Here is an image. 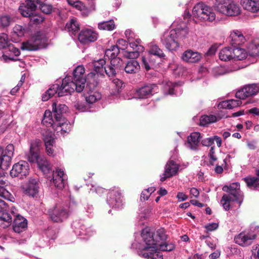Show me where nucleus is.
<instances>
[{
	"label": "nucleus",
	"instance_id": "48",
	"mask_svg": "<svg viewBox=\"0 0 259 259\" xmlns=\"http://www.w3.org/2000/svg\"><path fill=\"white\" fill-rule=\"evenodd\" d=\"M6 182L4 181L1 177H0V196L3 197L5 199L10 200V197L11 195L6 188Z\"/></svg>",
	"mask_w": 259,
	"mask_h": 259
},
{
	"label": "nucleus",
	"instance_id": "46",
	"mask_svg": "<svg viewBox=\"0 0 259 259\" xmlns=\"http://www.w3.org/2000/svg\"><path fill=\"white\" fill-rule=\"evenodd\" d=\"M115 25L112 19L98 23V28L101 30L111 31L115 28Z\"/></svg>",
	"mask_w": 259,
	"mask_h": 259
},
{
	"label": "nucleus",
	"instance_id": "41",
	"mask_svg": "<svg viewBox=\"0 0 259 259\" xmlns=\"http://www.w3.org/2000/svg\"><path fill=\"white\" fill-rule=\"evenodd\" d=\"M154 64L155 62L151 55H147L142 57V66L144 67L147 71L150 70Z\"/></svg>",
	"mask_w": 259,
	"mask_h": 259
},
{
	"label": "nucleus",
	"instance_id": "3",
	"mask_svg": "<svg viewBox=\"0 0 259 259\" xmlns=\"http://www.w3.org/2000/svg\"><path fill=\"white\" fill-rule=\"evenodd\" d=\"M217 11L228 16H236L240 14L239 5L231 0H217L215 4Z\"/></svg>",
	"mask_w": 259,
	"mask_h": 259
},
{
	"label": "nucleus",
	"instance_id": "52",
	"mask_svg": "<svg viewBox=\"0 0 259 259\" xmlns=\"http://www.w3.org/2000/svg\"><path fill=\"white\" fill-rule=\"evenodd\" d=\"M149 229H150V228ZM150 231L152 233L153 238L159 241V244H160V241H165L167 238V235L165 234V231L163 228H160L158 229L156 231V234H154V236L153 233L151 231V230H150Z\"/></svg>",
	"mask_w": 259,
	"mask_h": 259
},
{
	"label": "nucleus",
	"instance_id": "55",
	"mask_svg": "<svg viewBox=\"0 0 259 259\" xmlns=\"http://www.w3.org/2000/svg\"><path fill=\"white\" fill-rule=\"evenodd\" d=\"M112 84L115 90L114 94H118L120 92V90L122 87L123 83L122 81L119 79L115 78L112 80Z\"/></svg>",
	"mask_w": 259,
	"mask_h": 259
},
{
	"label": "nucleus",
	"instance_id": "36",
	"mask_svg": "<svg viewBox=\"0 0 259 259\" xmlns=\"http://www.w3.org/2000/svg\"><path fill=\"white\" fill-rule=\"evenodd\" d=\"M34 162L37 163L38 167L44 174H48L51 170L50 164L45 158L39 157Z\"/></svg>",
	"mask_w": 259,
	"mask_h": 259
},
{
	"label": "nucleus",
	"instance_id": "60",
	"mask_svg": "<svg viewBox=\"0 0 259 259\" xmlns=\"http://www.w3.org/2000/svg\"><path fill=\"white\" fill-rule=\"evenodd\" d=\"M40 9L41 11L45 14H50L52 12V6L46 4L40 5Z\"/></svg>",
	"mask_w": 259,
	"mask_h": 259
},
{
	"label": "nucleus",
	"instance_id": "12",
	"mask_svg": "<svg viewBox=\"0 0 259 259\" xmlns=\"http://www.w3.org/2000/svg\"><path fill=\"white\" fill-rule=\"evenodd\" d=\"M107 202L110 207L118 208L122 205V200L121 190L118 188H115L108 193Z\"/></svg>",
	"mask_w": 259,
	"mask_h": 259
},
{
	"label": "nucleus",
	"instance_id": "45",
	"mask_svg": "<svg viewBox=\"0 0 259 259\" xmlns=\"http://www.w3.org/2000/svg\"><path fill=\"white\" fill-rule=\"evenodd\" d=\"M72 226L74 228V232L78 236H84L89 234V231L83 225L74 223Z\"/></svg>",
	"mask_w": 259,
	"mask_h": 259
},
{
	"label": "nucleus",
	"instance_id": "44",
	"mask_svg": "<svg viewBox=\"0 0 259 259\" xmlns=\"http://www.w3.org/2000/svg\"><path fill=\"white\" fill-rule=\"evenodd\" d=\"M58 85L53 84L42 96V100L47 101L50 98L53 97L55 94H57Z\"/></svg>",
	"mask_w": 259,
	"mask_h": 259
},
{
	"label": "nucleus",
	"instance_id": "34",
	"mask_svg": "<svg viewBox=\"0 0 259 259\" xmlns=\"http://www.w3.org/2000/svg\"><path fill=\"white\" fill-rule=\"evenodd\" d=\"M13 214L7 211L0 213V227L6 228L9 227L12 222Z\"/></svg>",
	"mask_w": 259,
	"mask_h": 259
},
{
	"label": "nucleus",
	"instance_id": "49",
	"mask_svg": "<svg viewBox=\"0 0 259 259\" xmlns=\"http://www.w3.org/2000/svg\"><path fill=\"white\" fill-rule=\"evenodd\" d=\"M101 98V95L98 92H91L85 97L87 102L89 104H93Z\"/></svg>",
	"mask_w": 259,
	"mask_h": 259
},
{
	"label": "nucleus",
	"instance_id": "38",
	"mask_svg": "<svg viewBox=\"0 0 259 259\" xmlns=\"http://www.w3.org/2000/svg\"><path fill=\"white\" fill-rule=\"evenodd\" d=\"M232 47L223 48L219 53V58L222 61H228L233 60Z\"/></svg>",
	"mask_w": 259,
	"mask_h": 259
},
{
	"label": "nucleus",
	"instance_id": "32",
	"mask_svg": "<svg viewBox=\"0 0 259 259\" xmlns=\"http://www.w3.org/2000/svg\"><path fill=\"white\" fill-rule=\"evenodd\" d=\"M94 65V71L100 75H104V73L107 74L108 71V66H105L106 61L101 59L97 61H94L93 62Z\"/></svg>",
	"mask_w": 259,
	"mask_h": 259
},
{
	"label": "nucleus",
	"instance_id": "63",
	"mask_svg": "<svg viewBox=\"0 0 259 259\" xmlns=\"http://www.w3.org/2000/svg\"><path fill=\"white\" fill-rule=\"evenodd\" d=\"M230 103V108L233 109V108L238 107L242 104V102L240 100H229Z\"/></svg>",
	"mask_w": 259,
	"mask_h": 259
},
{
	"label": "nucleus",
	"instance_id": "42",
	"mask_svg": "<svg viewBox=\"0 0 259 259\" xmlns=\"http://www.w3.org/2000/svg\"><path fill=\"white\" fill-rule=\"evenodd\" d=\"M248 53L251 57L259 56V42L255 41L250 43L247 47Z\"/></svg>",
	"mask_w": 259,
	"mask_h": 259
},
{
	"label": "nucleus",
	"instance_id": "16",
	"mask_svg": "<svg viewBox=\"0 0 259 259\" xmlns=\"http://www.w3.org/2000/svg\"><path fill=\"white\" fill-rule=\"evenodd\" d=\"M14 209H15V208H12L11 211L14 217L13 230L16 233H20L26 230L27 228V220L19 214L16 215L14 212Z\"/></svg>",
	"mask_w": 259,
	"mask_h": 259
},
{
	"label": "nucleus",
	"instance_id": "25",
	"mask_svg": "<svg viewBox=\"0 0 259 259\" xmlns=\"http://www.w3.org/2000/svg\"><path fill=\"white\" fill-rule=\"evenodd\" d=\"M54 134L52 132H46L44 134V141L46 146V152L49 156H54V150L53 149V144L55 142Z\"/></svg>",
	"mask_w": 259,
	"mask_h": 259
},
{
	"label": "nucleus",
	"instance_id": "14",
	"mask_svg": "<svg viewBox=\"0 0 259 259\" xmlns=\"http://www.w3.org/2000/svg\"><path fill=\"white\" fill-rule=\"evenodd\" d=\"M258 92V84H249L238 90L236 93V97L239 99H245L246 98L256 95Z\"/></svg>",
	"mask_w": 259,
	"mask_h": 259
},
{
	"label": "nucleus",
	"instance_id": "50",
	"mask_svg": "<svg viewBox=\"0 0 259 259\" xmlns=\"http://www.w3.org/2000/svg\"><path fill=\"white\" fill-rule=\"evenodd\" d=\"M243 180L247 186L250 188H253L254 189H257L259 186V179L257 178L248 177L244 178Z\"/></svg>",
	"mask_w": 259,
	"mask_h": 259
},
{
	"label": "nucleus",
	"instance_id": "53",
	"mask_svg": "<svg viewBox=\"0 0 259 259\" xmlns=\"http://www.w3.org/2000/svg\"><path fill=\"white\" fill-rule=\"evenodd\" d=\"M29 18L31 23L36 25L41 23L45 19V18L42 15L36 13L35 11Z\"/></svg>",
	"mask_w": 259,
	"mask_h": 259
},
{
	"label": "nucleus",
	"instance_id": "27",
	"mask_svg": "<svg viewBox=\"0 0 259 259\" xmlns=\"http://www.w3.org/2000/svg\"><path fill=\"white\" fill-rule=\"evenodd\" d=\"M230 39V42L232 46H239L246 41L242 33L238 30H234L231 32Z\"/></svg>",
	"mask_w": 259,
	"mask_h": 259
},
{
	"label": "nucleus",
	"instance_id": "31",
	"mask_svg": "<svg viewBox=\"0 0 259 259\" xmlns=\"http://www.w3.org/2000/svg\"><path fill=\"white\" fill-rule=\"evenodd\" d=\"M241 4L243 8L251 12H257L259 11V1L241 0Z\"/></svg>",
	"mask_w": 259,
	"mask_h": 259
},
{
	"label": "nucleus",
	"instance_id": "58",
	"mask_svg": "<svg viewBox=\"0 0 259 259\" xmlns=\"http://www.w3.org/2000/svg\"><path fill=\"white\" fill-rule=\"evenodd\" d=\"M209 158V163L210 165H214V163L218 159L216 155H215L214 147H211L208 154Z\"/></svg>",
	"mask_w": 259,
	"mask_h": 259
},
{
	"label": "nucleus",
	"instance_id": "17",
	"mask_svg": "<svg viewBox=\"0 0 259 259\" xmlns=\"http://www.w3.org/2000/svg\"><path fill=\"white\" fill-rule=\"evenodd\" d=\"M158 91V87L155 84H147L136 90V95L140 99L150 97Z\"/></svg>",
	"mask_w": 259,
	"mask_h": 259
},
{
	"label": "nucleus",
	"instance_id": "33",
	"mask_svg": "<svg viewBox=\"0 0 259 259\" xmlns=\"http://www.w3.org/2000/svg\"><path fill=\"white\" fill-rule=\"evenodd\" d=\"M140 69L139 63L135 59L129 60L124 67V70L127 73L135 74Z\"/></svg>",
	"mask_w": 259,
	"mask_h": 259
},
{
	"label": "nucleus",
	"instance_id": "24",
	"mask_svg": "<svg viewBox=\"0 0 259 259\" xmlns=\"http://www.w3.org/2000/svg\"><path fill=\"white\" fill-rule=\"evenodd\" d=\"M201 58L202 55L201 54L191 50L185 51L182 56V59L184 61L189 63H197Z\"/></svg>",
	"mask_w": 259,
	"mask_h": 259
},
{
	"label": "nucleus",
	"instance_id": "64",
	"mask_svg": "<svg viewBox=\"0 0 259 259\" xmlns=\"http://www.w3.org/2000/svg\"><path fill=\"white\" fill-rule=\"evenodd\" d=\"M252 257L254 259H259V245H255L252 247Z\"/></svg>",
	"mask_w": 259,
	"mask_h": 259
},
{
	"label": "nucleus",
	"instance_id": "35",
	"mask_svg": "<svg viewBox=\"0 0 259 259\" xmlns=\"http://www.w3.org/2000/svg\"><path fill=\"white\" fill-rule=\"evenodd\" d=\"M233 60H242L246 58L247 52L245 50L234 46L232 47Z\"/></svg>",
	"mask_w": 259,
	"mask_h": 259
},
{
	"label": "nucleus",
	"instance_id": "8",
	"mask_svg": "<svg viewBox=\"0 0 259 259\" xmlns=\"http://www.w3.org/2000/svg\"><path fill=\"white\" fill-rule=\"evenodd\" d=\"M14 152V147L13 144H9L5 149L0 146V163L3 170L7 169L11 165Z\"/></svg>",
	"mask_w": 259,
	"mask_h": 259
},
{
	"label": "nucleus",
	"instance_id": "43",
	"mask_svg": "<svg viewBox=\"0 0 259 259\" xmlns=\"http://www.w3.org/2000/svg\"><path fill=\"white\" fill-rule=\"evenodd\" d=\"M119 53V48L117 45L112 46L109 49L105 50V57L111 60L116 57Z\"/></svg>",
	"mask_w": 259,
	"mask_h": 259
},
{
	"label": "nucleus",
	"instance_id": "62",
	"mask_svg": "<svg viewBox=\"0 0 259 259\" xmlns=\"http://www.w3.org/2000/svg\"><path fill=\"white\" fill-rule=\"evenodd\" d=\"M213 143L214 139H213L212 137L206 138L201 141L202 145L204 146H210L213 144Z\"/></svg>",
	"mask_w": 259,
	"mask_h": 259
},
{
	"label": "nucleus",
	"instance_id": "28",
	"mask_svg": "<svg viewBox=\"0 0 259 259\" xmlns=\"http://www.w3.org/2000/svg\"><path fill=\"white\" fill-rule=\"evenodd\" d=\"M52 109L54 117L59 122H61V120H63V114L67 111L68 107L65 104H57L56 103H54L52 105Z\"/></svg>",
	"mask_w": 259,
	"mask_h": 259
},
{
	"label": "nucleus",
	"instance_id": "18",
	"mask_svg": "<svg viewBox=\"0 0 259 259\" xmlns=\"http://www.w3.org/2000/svg\"><path fill=\"white\" fill-rule=\"evenodd\" d=\"M41 142L39 139H34L30 143L29 152L27 155V159L30 162H34L39 157V151Z\"/></svg>",
	"mask_w": 259,
	"mask_h": 259
},
{
	"label": "nucleus",
	"instance_id": "6",
	"mask_svg": "<svg viewBox=\"0 0 259 259\" xmlns=\"http://www.w3.org/2000/svg\"><path fill=\"white\" fill-rule=\"evenodd\" d=\"M54 84H57V94L59 97L68 95L76 91L78 93L81 92L82 87L81 85H77L70 79L69 77H65L62 81H57Z\"/></svg>",
	"mask_w": 259,
	"mask_h": 259
},
{
	"label": "nucleus",
	"instance_id": "20",
	"mask_svg": "<svg viewBox=\"0 0 259 259\" xmlns=\"http://www.w3.org/2000/svg\"><path fill=\"white\" fill-rule=\"evenodd\" d=\"M85 69L82 65H79L76 67L73 72L72 80L77 85H81L82 90L84 89L86 78L84 75Z\"/></svg>",
	"mask_w": 259,
	"mask_h": 259
},
{
	"label": "nucleus",
	"instance_id": "4",
	"mask_svg": "<svg viewBox=\"0 0 259 259\" xmlns=\"http://www.w3.org/2000/svg\"><path fill=\"white\" fill-rule=\"evenodd\" d=\"M192 14L201 21L212 22L215 19L213 9L203 3H199L193 7Z\"/></svg>",
	"mask_w": 259,
	"mask_h": 259
},
{
	"label": "nucleus",
	"instance_id": "39",
	"mask_svg": "<svg viewBox=\"0 0 259 259\" xmlns=\"http://www.w3.org/2000/svg\"><path fill=\"white\" fill-rule=\"evenodd\" d=\"M65 29L67 30L70 34L75 35L79 30V25L76 20L72 19L69 22L66 23Z\"/></svg>",
	"mask_w": 259,
	"mask_h": 259
},
{
	"label": "nucleus",
	"instance_id": "61",
	"mask_svg": "<svg viewBox=\"0 0 259 259\" xmlns=\"http://www.w3.org/2000/svg\"><path fill=\"white\" fill-rule=\"evenodd\" d=\"M0 22L3 27H7L10 23V17L8 16H4L1 17Z\"/></svg>",
	"mask_w": 259,
	"mask_h": 259
},
{
	"label": "nucleus",
	"instance_id": "22",
	"mask_svg": "<svg viewBox=\"0 0 259 259\" xmlns=\"http://www.w3.org/2000/svg\"><path fill=\"white\" fill-rule=\"evenodd\" d=\"M67 181V176L63 169L57 168L53 173V182L55 187L59 189L64 187Z\"/></svg>",
	"mask_w": 259,
	"mask_h": 259
},
{
	"label": "nucleus",
	"instance_id": "2",
	"mask_svg": "<svg viewBox=\"0 0 259 259\" xmlns=\"http://www.w3.org/2000/svg\"><path fill=\"white\" fill-rule=\"evenodd\" d=\"M141 236L144 244L140 248L139 254L147 259H163L162 254L158 250L159 241L153 238L149 228L143 229Z\"/></svg>",
	"mask_w": 259,
	"mask_h": 259
},
{
	"label": "nucleus",
	"instance_id": "37",
	"mask_svg": "<svg viewBox=\"0 0 259 259\" xmlns=\"http://www.w3.org/2000/svg\"><path fill=\"white\" fill-rule=\"evenodd\" d=\"M179 167L178 165L173 160L168 161L165 166V175L167 177H172L175 175L178 171Z\"/></svg>",
	"mask_w": 259,
	"mask_h": 259
},
{
	"label": "nucleus",
	"instance_id": "56",
	"mask_svg": "<svg viewBox=\"0 0 259 259\" xmlns=\"http://www.w3.org/2000/svg\"><path fill=\"white\" fill-rule=\"evenodd\" d=\"M158 246H159V249L164 251H171L175 248L174 244L167 243L166 242L161 244L158 243Z\"/></svg>",
	"mask_w": 259,
	"mask_h": 259
},
{
	"label": "nucleus",
	"instance_id": "47",
	"mask_svg": "<svg viewBox=\"0 0 259 259\" xmlns=\"http://www.w3.org/2000/svg\"><path fill=\"white\" fill-rule=\"evenodd\" d=\"M217 121V118L215 115H203L200 119V125L201 126H206Z\"/></svg>",
	"mask_w": 259,
	"mask_h": 259
},
{
	"label": "nucleus",
	"instance_id": "5",
	"mask_svg": "<svg viewBox=\"0 0 259 259\" xmlns=\"http://www.w3.org/2000/svg\"><path fill=\"white\" fill-rule=\"evenodd\" d=\"M259 232V226L252 224L250 226L248 231L240 233L234 238L236 243L242 246L251 245L256 238Z\"/></svg>",
	"mask_w": 259,
	"mask_h": 259
},
{
	"label": "nucleus",
	"instance_id": "57",
	"mask_svg": "<svg viewBox=\"0 0 259 259\" xmlns=\"http://www.w3.org/2000/svg\"><path fill=\"white\" fill-rule=\"evenodd\" d=\"M8 35L6 33H2L0 35V48L4 49L10 44Z\"/></svg>",
	"mask_w": 259,
	"mask_h": 259
},
{
	"label": "nucleus",
	"instance_id": "10",
	"mask_svg": "<svg viewBox=\"0 0 259 259\" xmlns=\"http://www.w3.org/2000/svg\"><path fill=\"white\" fill-rule=\"evenodd\" d=\"M45 44V39L37 33L26 42H23L21 49L23 50L36 51L41 48Z\"/></svg>",
	"mask_w": 259,
	"mask_h": 259
},
{
	"label": "nucleus",
	"instance_id": "7",
	"mask_svg": "<svg viewBox=\"0 0 259 259\" xmlns=\"http://www.w3.org/2000/svg\"><path fill=\"white\" fill-rule=\"evenodd\" d=\"M48 214L52 221L61 223L67 219L69 215L68 208L67 206L57 204L49 209Z\"/></svg>",
	"mask_w": 259,
	"mask_h": 259
},
{
	"label": "nucleus",
	"instance_id": "9",
	"mask_svg": "<svg viewBox=\"0 0 259 259\" xmlns=\"http://www.w3.org/2000/svg\"><path fill=\"white\" fill-rule=\"evenodd\" d=\"M227 193L228 194H224L221 200V203L225 210H229L230 207V203L231 201H237L239 203V205H240L243 198L240 189H238L236 191H231Z\"/></svg>",
	"mask_w": 259,
	"mask_h": 259
},
{
	"label": "nucleus",
	"instance_id": "21",
	"mask_svg": "<svg viewBox=\"0 0 259 259\" xmlns=\"http://www.w3.org/2000/svg\"><path fill=\"white\" fill-rule=\"evenodd\" d=\"M36 6L33 1L26 0L19 7V11L21 14L25 17H29L36 10Z\"/></svg>",
	"mask_w": 259,
	"mask_h": 259
},
{
	"label": "nucleus",
	"instance_id": "40",
	"mask_svg": "<svg viewBox=\"0 0 259 259\" xmlns=\"http://www.w3.org/2000/svg\"><path fill=\"white\" fill-rule=\"evenodd\" d=\"M129 46L130 48L133 49V51H129V54L131 57H138L140 53L143 52L144 50L143 46H138L135 41L130 42Z\"/></svg>",
	"mask_w": 259,
	"mask_h": 259
},
{
	"label": "nucleus",
	"instance_id": "15",
	"mask_svg": "<svg viewBox=\"0 0 259 259\" xmlns=\"http://www.w3.org/2000/svg\"><path fill=\"white\" fill-rule=\"evenodd\" d=\"M53 113L50 110H46L45 112L44 117L42 120V123L47 127H52L54 130H58L60 128L61 131L64 130L61 126L66 125L63 122H59L53 117Z\"/></svg>",
	"mask_w": 259,
	"mask_h": 259
},
{
	"label": "nucleus",
	"instance_id": "23",
	"mask_svg": "<svg viewBox=\"0 0 259 259\" xmlns=\"http://www.w3.org/2000/svg\"><path fill=\"white\" fill-rule=\"evenodd\" d=\"M20 54L19 50L16 48L13 44H9L4 49L3 58L5 61L8 60L13 61L15 59L14 57L18 56Z\"/></svg>",
	"mask_w": 259,
	"mask_h": 259
},
{
	"label": "nucleus",
	"instance_id": "59",
	"mask_svg": "<svg viewBox=\"0 0 259 259\" xmlns=\"http://www.w3.org/2000/svg\"><path fill=\"white\" fill-rule=\"evenodd\" d=\"M238 189H240V184L239 183H233L229 186H225L223 188V190L227 192L229 191H236Z\"/></svg>",
	"mask_w": 259,
	"mask_h": 259
},
{
	"label": "nucleus",
	"instance_id": "13",
	"mask_svg": "<svg viewBox=\"0 0 259 259\" xmlns=\"http://www.w3.org/2000/svg\"><path fill=\"white\" fill-rule=\"evenodd\" d=\"M29 170V165L28 162L21 160L13 165L10 171V175L12 177H18L20 178H23L28 175Z\"/></svg>",
	"mask_w": 259,
	"mask_h": 259
},
{
	"label": "nucleus",
	"instance_id": "1",
	"mask_svg": "<svg viewBox=\"0 0 259 259\" xmlns=\"http://www.w3.org/2000/svg\"><path fill=\"white\" fill-rule=\"evenodd\" d=\"M191 15L185 12L184 19L179 18L172 23L176 28L170 31H165L161 38L163 45L169 51H176L179 47V38H184L188 34V28L186 20L189 18Z\"/></svg>",
	"mask_w": 259,
	"mask_h": 259
},
{
	"label": "nucleus",
	"instance_id": "19",
	"mask_svg": "<svg viewBox=\"0 0 259 259\" xmlns=\"http://www.w3.org/2000/svg\"><path fill=\"white\" fill-rule=\"evenodd\" d=\"M98 38V34L90 29H85L79 33L78 39L82 44H88L94 42Z\"/></svg>",
	"mask_w": 259,
	"mask_h": 259
},
{
	"label": "nucleus",
	"instance_id": "51",
	"mask_svg": "<svg viewBox=\"0 0 259 259\" xmlns=\"http://www.w3.org/2000/svg\"><path fill=\"white\" fill-rule=\"evenodd\" d=\"M149 53L148 55L153 56H156L159 58H164L165 55L162 50L160 49L159 47L156 45H153L151 46L149 50Z\"/></svg>",
	"mask_w": 259,
	"mask_h": 259
},
{
	"label": "nucleus",
	"instance_id": "54",
	"mask_svg": "<svg viewBox=\"0 0 259 259\" xmlns=\"http://www.w3.org/2000/svg\"><path fill=\"white\" fill-rule=\"evenodd\" d=\"M26 32L25 29L22 26L16 25L13 28V37L18 36V37L23 36Z\"/></svg>",
	"mask_w": 259,
	"mask_h": 259
},
{
	"label": "nucleus",
	"instance_id": "11",
	"mask_svg": "<svg viewBox=\"0 0 259 259\" xmlns=\"http://www.w3.org/2000/svg\"><path fill=\"white\" fill-rule=\"evenodd\" d=\"M23 193L27 196L37 198L40 191L39 183L37 180L30 178L22 188Z\"/></svg>",
	"mask_w": 259,
	"mask_h": 259
},
{
	"label": "nucleus",
	"instance_id": "29",
	"mask_svg": "<svg viewBox=\"0 0 259 259\" xmlns=\"http://www.w3.org/2000/svg\"><path fill=\"white\" fill-rule=\"evenodd\" d=\"M202 137L199 132H194L187 138L188 147L192 150L197 149L198 144Z\"/></svg>",
	"mask_w": 259,
	"mask_h": 259
},
{
	"label": "nucleus",
	"instance_id": "30",
	"mask_svg": "<svg viewBox=\"0 0 259 259\" xmlns=\"http://www.w3.org/2000/svg\"><path fill=\"white\" fill-rule=\"evenodd\" d=\"M67 1L70 6L80 11L84 16H87L91 12V10L80 1L74 0H67Z\"/></svg>",
	"mask_w": 259,
	"mask_h": 259
},
{
	"label": "nucleus",
	"instance_id": "26",
	"mask_svg": "<svg viewBox=\"0 0 259 259\" xmlns=\"http://www.w3.org/2000/svg\"><path fill=\"white\" fill-rule=\"evenodd\" d=\"M122 60L119 57H115L110 60V65L108 66V71L107 75L109 77L115 76L116 70L120 69L123 67Z\"/></svg>",
	"mask_w": 259,
	"mask_h": 259
}]
</instances>
